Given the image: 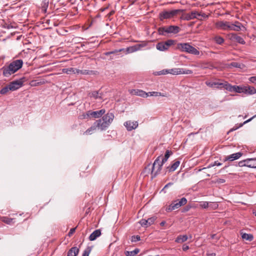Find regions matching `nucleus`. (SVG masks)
I'll return each mask as SVG.
<instances>
[{"instance_id":"37","label":"nucleus","mask_w":256,"mask_h":256,"mask_svg":"<svg viewBox=\"0 0 256 256\" xmlns=\"http://www.w3.org/2000/svg\"><path fill=\"white\" fill-rule=\"evenodd\" d=\"M214 40L218 44H222L224 42V39L220 36H215Z\"/></svg>"},{"instance_id":"62","label":"nucleus","mask_w":256,"mask_h":256,"mask_svg":"<svg viewBox=\"0 0 256 256\" xmlns=\"http://www.w3.org/2000/svg\"><path fill=\"white\" fill-rule=\"evenodd\" d=\"M172 182H169L167 184L164 188L162 190H164V189L168 188L169 186H172Z\"/></svg>"},{"instance_id":"20","label":"nucleus","mask_w":256,"mask_h":256,"mask_svg":"<svg viewBox=\"0 0 256 256\" xmlns=\"http://www.w3.org/2000/svg\"><path fill=\"white\" fill-rule=\"evenodd\" d=\"M242 24L236 21L235 24H230V30L240 31L241 30Z\"/></svg>"},{"instance_id":"27","label":"nucleus","mask_w":256,"mask_h":256,"mask_svg":"<svg viewBox=\"0 0 256 256\" xmlns=\"http://www.w3.org/2000/svg\"><path fill=\"white\" fill-rule=\"evenodd\" d=\"M76 70L77 68H63L62 70V72L63 73L70 74H77Z\"/></svg>"},{"instance_id":"22","label":"nucleus","mask_w":256,"mask_h":256,"mask_svg":"<svg viewBox=\"0 0 256 256\" xmlns=\"http://www.w3.org/2000/svg\"><path fill=\"white\" fill-rule=\"evenodd\" d=\"M79 252V249L76 247H72L68 252V256H76Z\"/></svg>"},{"instance_id":"2","label":"nucleus","mask_w":256,"mask_h":256,"mask_svg":"<svg viewBox=\"0 0 256 256\" xmlns=\"http://www.w3.org/2000/svg\"><path fill=\"white\" fill-rule=\"evenodd\" d=\"M114 117L112 113L108 112L102 116V118L96 120V122L98 126V128H100L101 130H106L112 122Z\"/></svg>"},{"instance_id":"36","label":"nucleus","mask_w":256,"mask_h":256,"mask_svg":"<svg viewBox=\"0 0 256 256\" xmlns=\"http://www.w3.org/2000/svg\"><path fill=\"white\" fill-rule=\"evenodd\" d=\"M206 84L210 88H217L218 82L206 81Z\"/></svg>"},{"instance_id":"57","label":"nucleus","mask_w":256,"mask_h":256,"mask_svg":"<svg viewBox=\"0 0 256 256\" xmlns=\"http://www.w3.org/2000/svg\"><path fill=\"white\" fill-rule=\"evenodd\" d=\"M249 80L254 84H256V76H252L249 78Z\"/></svg>"},{"instance_id":"18","label":"nucleus","mask_w":256,"mask_h":256,"mask_svg":"<svg viewBox=\"0 0 256 256\" xmlns=\"http://www.w3.org/2000/svg\"><path fill=\"white\" fill-rule=\"evenodd\" d=\"M231 39L232 40H235L236 42H238L240 44H244L246 43L245 41L242 38L237 35L236 34H232Z\"/></svg>"},{"instance_id":"21","label":"nucleus","mask_w":256,"mask_h":256,"mask_svg":"<svg viewBox=\"0 0 256 256\" xmlns=\"http://www.w3.org/2000/svg\"><path fill=\"white\" fill-rule=\"evenodd\" d=\"M180 162L178 160L176 161L171 166H170L166 168V170L169 172H172L174 171L180 165Z\"/></svg>"},{"instance_id":"46","label":"nucleus","mask_w":256,"mask_h":256,"mask_svg":"<svg viewBox=\"0 0 256 256\" xmlns=\"http://www.w3.org/2000/svg\"><path fill=\"white\" fill-rule=\"evenodd\" d=\"M230 66L236 68H242V66H243V64L236 62H232L230 64Z\"/></svg>"},{"instance_id":"60","label":"nucleus","mask_w":256,"mask_h":256,"mask_svg":"<svg viewBox=\"0 0 256 256\" xmlns=\"http://www.w3.org/2000/svg\"><path fill=\"white\" fill-rule=\"evenodd\" d=\"M256 115L254 116H252V118H250L248 119V120H247L245 121L243 124H241L239 127H240V126H242L244 124H246V123H247V122H250V120H252L254 118V117H256Z\"/></svg>"},{"instance_id":"13","label":"nucleus","mask_w":256,"mask_h":256,"mask_svg":"<svg viewBox=\"0 0 256 256\" xmlns=\"http://www.w3.org/2000/svg\"><path fill=\"white\" fill-rule=\"evenodd\" d=\"M187 202V200L182 198L180 200H177L172 202L175 209L178 208L180 206L185 205Z\"/></svg>"},{"instance_id":"34","label":"nucleus","mask_w":256,"mask_h":256,"mask_svg":"<svg viewBox=\"0 0 256 256\" xmlns=\"http://www.w3.org/2000/svg\"><path fill=\"white\" fill-rule=\"evenodd\" d=\"M140 252L138 248H136L132 251H126L125 254L126 256H134L137 254H138Z\"/></svg>"},{"instance_id":"8","label":"nucleus","mask_w":256,"mask_h":256,"mask_svg":"<svg viewBox=\"0 0 256 256\" xmlns=\"http://www.w3.org/2000/svg\"><path fill=\"white\" fill-rule=\"evenodd\" d=\"M168 74L174 75H178L180 74H192V71L190 70H184L183 68H174L168 70Z\"/></svg>"},{"instance_id":"54","label":"nucleus","mask_w":256,"mask_h":256,"mask_svg":"<svg viewBox=\"0 0 256 256\" xmlns=\"http://www.w3.org/2000/svg\"><path fill=\"white\" fill-rule=\"evenodd\" d=\"M76 228H71L70 230V232H68V236H71L74 234V233L76 231Z\"/></svg>"},{"instance_id":"19","label":"nucleus","mask_w":256,"mask_h":256,"mask_svg":"<svg viewBox=\"0 0 256 256\" xmlns=\"http://www.w3.org/2000/svg\"><path fill=\"white\" fill-rule=\"evenodd\" d=\"M100 235L101 230L100 229L96 230L91 234L89 236L88 239L90 241H93L95 240L97 238L100 236Z\"/></svg>"},{"instance_id":"32","label":"nucleus","mask_w":256,"mask_h":256,"mask_svg":"<svg viewBox=\"0 0 256 256\" xmlns=\"http://www.w3.org/2000/svg\"><path fill=\"white\" fill-rule=\"evenodd\" d=\"M10 86L9 84L4 87L2 88L0 90V94H6L8 92L10 91H11V88L10 89Z\"/></svg>"},{"instance_id":"64","label":"nucleus","mask_w":256,"mask_h":256,"mask_svg":"<svg viewBox=\"0 0 256 256\" xmlns=\"http://www.w3.org/2000/svg\"><path fill=\"white\" fill-rule=\"evenodd\" d=\"M208 256H216V254L215 253L212 252V253H208L206 254Z\"/></svg>"},{"instance_id":"29","label":"nucleus","mask_w":256,"mask_h":256,"mask_svg":"<svg viewBox=\"0 0 256 256\" xmlns=\"http://www.w3.org/2000/svg\"><path fill=\"white\" fill-rule=\"evenodd\" d=\"M135 94L143 98H146L149 96V93L146 92L142 90H137L135 91Z\"/></svg>"},{"instance_id":"58","label":"nucleus","mask_w":256,"mask_h":256,"mask_svg":"<svg viewBox=\"0 0 256 256\" xmlns=\"http://www.w3.org/2000/svg\"><path fill=\"white\" fill-rule=\"evenodd\" d=\"M167 160L168 159L166 158L165 157L162 158V156H160V163H161L162 166L167 161Z\"/></svg>"},{"instance_id":"5","label":"nucleus","mask_w":256,"mask_h":256,"mask_svg":"<svg viewBox=\"0 0 256 256\" xmlns=\"http://www.w3.org/2000/svg\"><path fill=\"white\" fill-rule=\"evenodd\" d=\"M160 156H158L154 160L151 167L152 168V178H156L162 170V165L160 163Z\"/></svg>"},{"instance_id":"55","label":"nucleus","mask_w":256,"mask_h":256,"mask_svg":"<svg viewBox=\"0 0 256 256\" xmlns=\"http://www.w3.org/2000/svg\"><path fill=\"white\" fill-rule=\"evenodd\" d=\"M172 154V152L169 150H167L166 152V154H164V157L168 159L170 157V155Z\"/></svg>"},{"instance_id":"14","label":"nucleus","mask_w":256,"mask_h":256,"mask_svg":"<svg viewBox=\"0 0 256 256\" xmlns=\"http://www.w3.org/2000/svg\"><path fill=\"white\" fill-rule=\"evenodd\" d=\"M242 155V153L241 152H238L235 154H232L229 155L225 158L224 160V162H226L227 160L233 161L234 160H236L238 159L240 156Z\"/></svg>"},{"instance_id":"44","label":"nucleus","mask_w":256,"mask_h":256,"mask_svg":"<svg viewBox=\"0 0 256 256\" xmlns=\"http://www.w3.org/2000/svg\"><path fill=\"white\" fill-rule=\"evenodd\" d=\"M156 220V217H155V216L151 217L150 218H148V220H148V226H150L151 224H154V222Z\"/></svg>"},{"instance_id":"42","label":"nucleus","mask_w":256,"mask_h":256,"mask_svg":"<svg viewBox=\"0 0 256 256\" xmlns=\"http://www.w3.org/2000/svg\"><path fill=\"white\" fill-rule=\"evenodd\" d=\"M168 70H162L156 72L155 73V75L160 76V75H164L168 74Z\"/></svg>"},{"instance_id":"4","label":"nucleus","mask_w":256,"mask_h":256,"mask_svg":"<svg viewBox=\"0 0 256 256\" xmlns=\"http://www.w3.org/2000/svg\"><path fill=\"white\" fill-rule=\"evenodd\" d=\"M182 10H174L170 11H163L160 13V20H163L164 19L170 18Z\"/></svg>"},{"instance_id":"61","label":"nucleus","mask_w":256,"mask_h":256,"mask_svg":"<svg viewBox=\"0 0 256 256\" xmlns=\"http://www.w3.org/2000/svg\"><path fill=\"white\" fill-rule=\"evenodd\" d=\"M200 15L199 16H201L202 17L204 18H208V15L204 13H200Z\"/></svg>"},{"instance_id":"3","label":"nucleus","mask_w":256,"mask_h":256,"mask_svg":"<svg viewBox=\"0 0 256 256\" xmlns=\"http://www.w3.org/2000/svg\"><path fill=\"white\" fill-rule=\"evenodd\" d=\"M176 48L182 52H186L194 55H198L200 52L188 43L178 44Z\"/></svg>"},{"instance_id":"51","label":"nucleus","mask_w":256,"mask_h":256,"mask_svg":"<svg viewBox=\"0 0 256 256\" xmlns=\"http://www.w3.org/2000/svg\"><path fill=\"white\" fill-rule=\"evenodd\" d=\"M175 210V208L174 206V204H172V203L170 205L168 206L166 208V210L167 212H170V211H172V210Z\"/></svg>"},{"instance_id":"30","label":"nucleus","mask_w":256,"mask_h":256,"mask_svg":"<svg viewBox=\"0 0 256 256\" xmlns=\"http://www.w3.org/2000/svg\"><path fill=\"white\" fill-rule=\"evenodd\" d=\"M244 92L248 94H254L256 93V89L254 87L246 86L244 88Z\"/></svg>"},{"instance_id":"7","label":"nucleus","mask_w":256,"mask_h":256,"mask_svg":"<svg viewBox=\"0 0 256 256\" xmlns=\"http://www.w3.org/2000/svg\"><path fill=\"white\" fill-rule=\"evenodd\" d=\"M200 15V14L198 12L192 11L190 13L182 14L180 17V19L185 20H190L194 18H198V20H202V18H198Z\"/></svg>"},{"instance_id":"50","label":"nucleus","mask_w":256,"mask_h":256,"mask_svg":"<svg viewBox=\"0 0 256 256\" xmlns=\"http://www.w3.org/2000/svg\"><path fill=\"white\" fill-rule=\"evenodd\" d=\"M222 165V164L218 162H214V163L210 164L208 165V166L207 167V168H210L212 167H213L214 166H220Z\"/></svg>"},{"instance_id":"52","label":"nucleus","mask_w":256,"mask_h":256,"mask_svg":"<svg viewBox=\"0 0 256 256\" xmlns=\"http://www.w3.org/2000/svg\"><path fill=\"white\" fill-rule=\"evenodd\" d=\"M225 84H226V82H218L217 88H224Z\"/></svg>"},{"instance_id":"25","label":"nucleus","mask_w":256,"mask_h":256,"mask_svg":"<svg viewBox=\"0 0 256 256\" xmlns=\"http://www.w3.org/2000/svg\"><path fill=\"white\" fill-rule=\"evenodd\" d=\"M89 96L94 98V99H102V94L99 91H93L89 94Z\"/></svg>"},{"instance_id":"17","label":"nucleus","mask_w":256,"mask_h":256,"mask_svg":"<svg viewBox=\"0 0 256 256\" xmlns=\"http://www.w3.org/2000/svg\"><path fill=\"white\" fill-rule=\"evenodd\" d=\"M106 112V110L104 109H102L98 111H92L90 110V114L91 115V116L94 118H99L102 116V115H103Z\"/></svg>"},{"instance_id":"24","label":"nucleus","mask_w":256,"mask_h":256,"mask_svg":"<svg viewBox=\"0 0 256 256\" xmlns=\"http://www.w3.org/2000/svg\"><path fill=\"white\" fill-rule=\"evenodd\" d=\"M1 220L2 222L8 224H12L15 222L14 218H10L8 216L2 217Z\"/></svg>"},{"instance_id":"63","label":"nucleus","mask_w":256,"mask_h":256,"mask_svg":"<svg viewBox=\"0 0 256 256\" xmlns=\"http://www.w3.org/2000/svg\"><path fill=\"white\" fill-rule=\"evenodd\" d=\"M188 248H189V246H188L184 245V246H182V250H184V251H186V250H188Z\"/></svg>"},{"instance_id":"47","label":"nucleus","mask_w":256,"mask_h":256,"mask_svg":"<svg viewBox=\"0 0 256 256\" xmlns=\"http://www.w3.org/2000/svg\"><path fill=\"white\" fill-rule=\"evenodd\" d=\"M90 113V110H88L86 113L83 114L82 116H81L80 118L86 119V118H88L90 116H91V115L90 114H89Z\"/></svg>"},{"instance_id":"48","label":"nucleus","mask_w":256,"mask_h":256,"mask_svg":"<svg viewBox=\"0 0 256 256\" xmlns=\"http://www.w3.org/2000/svg\"><path fill=\"white\" fill-rule=\"evenodd\" d=\"M140 224L142 226L148 227V220L145 219H142L140 221Z\"/></svg>"},{"instance_id":"33","label":"nucleus","mask_w":256,"mask_h":256,"mask_svg":"<svg viewBox=\"0 0 256 256\" xmlns=\"http://www.w3.org/2000/svg\"><path fill=\"white\" fill-rule=\"evenodd\" d=\"M149 93V96H167L166 94L164 93H161L160 92H148Z\"/></svg>"},{"instance_id":"43","label":"nucleus","mask_w":256,"mask_h":256,"mask_svg":"<svg viewBox=\"0 0 256 256\" xmlns=\"http://www.w3.org/2000/svg\"><path fill=\"white\" fill-rule=\"evenodd\" d=\"M77 74H90L92 72V71H90L88 70H80L78 69H77L76 70Z\"/></svg>"},{"instance_id":"16","label":"nucleus","mask_w":256,"mask_h":256,"mask_svg":"<svg viewBox=\"0 0 256 256\" xmlns=\"http://www.w3.org/2000/svg\"><path fill=\"white\" fill-rule=\"evenodd\" d=\"M167 34H178L180 30V28L176 26H170L166 28Z\"/></svg>"},{"instance_id":"35","label":"nucleus","mask_w":256,"mask_h":256,"mask_svg":"<svg viewBox=\"0 0 256 256\" xmlns=\"http://www.w3.org/2000/svg\"><path fill=\"white\" fill-rule=\"evenodd\" d=\"M224 89L229 91V92H234V86H232L227 82H226V84L224 86Z\"/></svg>"},{"instance_id":"1","label":"nucleus","mask_w":256,"mask_h":256,"mask_svg":"<svg viewBox=\"0 0 256 256\" xmlns=\"http://www.w3.org/2000/svg\"><path fill=\"white\" fill-rule=\"evenodd\" d=\"M23 65L22 60H16L12 62L8 66H4L2 68V74L8 77L19 70Z\"/></svg>"},{"instance_id":"6","label":"nucleus","mask_w":256,"mask_h":256,"mask_svg":"<svg viewBox=\"0 0 256 256\" xmlns=\"http://www.w3.org/2000/svg\"><path fill=\"white\" fill-rule=\"evenodd\" d=\"M175 40H168L164 42H160L156 45V48L160 51H164L168 50L170 46L174 44Z\"/></svg>"},{"instance_id":"11","label":"nucleus","mask_w":256,"mask_h":256,"mask_svg":"<svg viewBox=\"0 0 256 256\" xmlns=\"http://www.w3.org/2000/svg\"><path fill=\"white\" fill-rule=\"evenodd\" d=\"M230 22H228L220 21L216 23V26L218 28L224 30H230Z\"/></svg>"},{"instance_id":"45","label":"nucleus","mask_w":256,"mask_h":256,"mask_svg":"<svg viewBox=\"0 0 256 256\" xmlns=\"http://www.w3.org/2000/svg\"><path fill=\"white\" fill-rule=\"evenodd\" d=\"M140 240V237L139 236H132L131 237L132 242H135Z\"/></svg>"},{"instance_id":"56","label":"nucleus","mask_w":256,"mask_h":256,"mask_svg":"<svg viewBox=\"0 0 256 256\" xmlns=\"http://www.w3.org/2000/svg\"><path fill=\"white\" fill-rule=\"evenodd\" d=\"M3 27L4 28H6L7 29H10V28H13V26L11 24H4L3 25Z\"/></svg>"},{"instance_id":"23","label":"nucleus","mask_w":256,"mask_h":256,"mask_svg":"<svg viewBox=\"0 0 256 256\" xmlns=\"http://www.w3.org/2000/svg\"><path fill=\"white\" fill-rule=\"evenodd\" d=\"M246 164L248 168H256V158H248Z\"/></svg>"},{"instance_id":"12","label":"nucleus","mask_w":256,"mask_h":256,"mask_svg":"<svg viewBox=\"0 0 256 256\" xmlns=\"http://www.w3.org/2000/svg\"><path fill=\"white\" fill-rule=\"evenodd\" d=\"M124 126L128 131H131L138 126V122L137 121L128 120L124 122Z\"/></svg>"},{"instance_id":"31","label":"nucleus","mask_w":256,"mask_h":256,"mask_svg":"<svg viewBox=\"0 0 256 256\" xmlns=\"http://www.w3.org/2000/svg\"><path fill=\"white\" fill-rule=\"evenodd\" d=\"M98 128V126H97L96 124V122H95L93 125L90 127V128H88L85 132L84 134H92V132L94 130H96V128Z\"/></svg>"},{"instance_id":"40","label":"nucleus","mask_w":256,"mask_h":256,"mask_svg":"<svg viewBox=\"0 0 256 256\" xmlns=\"http://www.w3.org/2000/svg\"><path fill=\"white\" fill-rule=\"evenodd\" d=\"M167 27H160L158 28V32L160 35H165V33H167Z\"/></svg>"},{"instance_id":"9","label":"nucleus","mask_w":256,"mask_h":256,"mask_svg":"<svg viewBox=\"0 0 256 256\" xmlns=\"http://www.w3.org/2000/svg\"><path fill=\"white\" fill-rule=\"evenodd\" d=\"M24 79V78H22L19 80H14L10 82L8 84L10 87V89L11 88V91H14L22 87L23 85Z\"/></svg>"},{"instance_id":"28","label":"nucleus","mask_w":256,"mask_h":256,"mask_svg":"<svg viewBox=\"0 0 256 256\" xmlns=\"http://www.w3.org/2000/svg\"><path fill=\"white\" fill-rule=\"evenodd\" d=\"M187 240L188 236L186 235H180L176 238L175 242L178 243H182L186 241Z\"/></svg>"},{"instance_id":"53","label":"nucleus","mask_w":256,"mask_h":256,"mask_svg":"<svg viewBox=\"0 0 256 256\" xmlns=\"http://www.w3.org/2000/svg\"><path fill=\"white\" fill-rule=\"evenodd\" d=\"M200 206L202 208H206L208 206V202H204L200 204Z\"/></svg>"},{"instance_id":"59","label":"nucleus","mask_w":256,"mask_h":256,"mask_svg":"<svg viewBox=\"0 0 256 256\" xmlns=\"http://www.w3.org/2000/svg\"><path fill=\"white\" fill-rule=\"evenodd\" d=\"M225 180L223 178H218L216 180V182L218 184L224 183L225 182Z\"/></svg>"},{"instance_id":"15","label":"nucleus","mask_w":256,"mask_h":256,"mask_svg":"<svg viewBox=\"0 0 256 256\" xmlns=\"http://www.w3.org/2000/svg\"><path fill=\"white\" fill-rule=\"evenodd\" d=\"M152 168L151 167V164H148L147 166H146L143 171L142 172L141 174L144 175V176H148L149 174H151V178L153 179L154 178H152Z\"/></svg>"},{"instance_id":"10","label":"nucleus","mask_w":256,"mask_h":256,"mask_svg":"<svg viewBox=\"0 0 256 256\" xmlns=\"http://www.w3.org/2000/svg\"><path fill=\"white\" fill-rule=\"evenodd\" d=\"M147 45L146 42H141L140 44H136L134 46L128 47L126 49V51L128 53H132L138 50H140L142 48L146 46Z\"/></svg>"},{"instance_id":"41","label":"nucleus","mask_w":256,"mask_h":256,"mask_svg":"<svg viewBox=\"0 0 256 256\" xmlns=\"http://www.w3.org/2000/svg\"><path fill=\"white\" fill-rule=\"evenodd\" d=\"M91 250L92 248L90 247H87L84 251L82 256H88L91 252Z\"/></svg>"},{"instance_id":"38","label":"nucleus","mask_w":256,"mask_h":256,"mask_svg":"<svg viewBox=\"0 0 256 256\" xmlns=\"http://www.w3.org/2000/svg\"><path fill=\"white\" fill-rule=\"evenodd\" d=\"M124 50V48H121V49H119V50H112V51H110V52H106L104 54V55L106 56H109L111 54H116L118 52H122Z\"/></svg>"},{"instance_id":"26","label":"nucleus","mask_w":256,"mask_h":256,"mask_svg":"<svg viewBox=\"0 0 256 256\" xmlns=\"http://www.w3.org/2000/svg\"><path fill=\"white\" fill-rule=\"evenodd\" d=\"M241 235L243 240H245L249 242L252 241L253 240L254 236L252 234L241 232Z\"/></svg>"},{"instance_id":"39","label":"nucleus","mask_w":256,"mask_h":256,"mask_svg":"<svg viewBox=\"0 0 256 256\" xmlns=\"http://www.w3.org/2000/svg\"><path fill=\"white\" fill-rule=\"evenodd\" d=\"M234 92H237L239 93L244 92V88H242L238 86H234Z\"/></svg>"},{"instance_id":"49","label":"nucleus","mask_w":256,"mask_h":256,"mask_svg":"<svg viewBox=\"0 0 256 256\" xmlns=\"http://www.w3.org/2000/svg\"><path fill=\"white\" fill-rule=\"evenodd\" d=\"M247 162H248V159L240 161L238 162V166L240 167L247 166V164H246Z\"/></svg>"}]
</instances>
